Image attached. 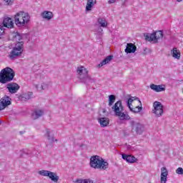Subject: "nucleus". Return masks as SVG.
Segmentation results:
<instances>
[{"instance_id": "obj_34", "label": "nucleus", "mask_w": 183, "mask_h": 183, "mask_svg": "<svg viewBox=\"0 0 183 183\" xmlns=\"http://www.w3.org/2000/svg\"><path fill=\"white\" fill-rule=\"evenodd\" d=\"M6 5H12L14 4V0H4Z\"/></svg>"}, {"instance_id": "obj_25", "label": "nucleus", "mask_w": 183, "mask_h": 183, "mask_svg": "<svg viewBox=\"0 0 183 183\" xmlns=\"http://www.w3.org/2000/svg\"><path fill=\"white\" fill-rule=\"evenodd\" d=\"M135 132L137 133L138 135H142L144 134V132H145V125H144L141 122H139L137 129H136Z\"/></svg>"}, {"instance_id": "obj_15", "label": "nucleus", "mask_w": 183, "mask_h": 183, "mask_svg": "<svg viewBox=\"0 0 183 183\" xmlns=\"http://www.w3.org/2000/svg\"><path fill=\"white\" fill-rule=\"evenodd\" d=\"M170 56L173 59H177V61H179L181 59V50L177 47H174L170 50Z\"/></svg>"}, {"instance_id": "obj_26", "label": "nucleus", "mask_w": 183, "mask_h": 183, "mask_svg": "<svg viewBox=\"0 0 183 183\" xmlns=\"http://www.w3.org/2000/svg\"><path fill=\"white\" fill-rule=\"evenodd\" d=\"M114 58L113 56H108L106 57L100 64H99V68H102V66H104V65H107V64H109L112 61V59Z\"/></svg>"}, {"instance_id": "obj_20", "label": "nucleus", "mask_w": 183, "mask_h": 183, "mask_svg": "<svg viewBox=\"0 0 183 183\" xmlns=\"http://www.w3.org/2000/svg\"><path fill=\"white\" fill-rule=\"evenodd\" d=\"M139 124V122L135 120H130L129 122V126H128L129 131H130V132H136Z\"/></svg>"}, {"instance_id": "obj_31", "label": "nucleus", "mask_w": 183, "mask_h": 183, "mask_svg": "<svg viewBox=\"0 0 183 183\" xmlns=\"http://www.w3.org/2000/svg\"><path fill=\"white\" fill-rule=\"evenodd\" d=\"M51 88V82H43L41 85V89L43 90L49 89Z\"/></svg>"}, {"instance_id": "obj_33", "label": "nucleus", "mask_w": 183, "mask_h": 183, "mask_svg": "<svg viewBox=\"0 0 183 183\" xmlns=\"http://www.w3.org/2000/svg\"><path fill=\"white\" fill-rule=\"evenodd\" d=\"M31 97H32V92H29L26 94L24 95V98H25L26 99H29Z\"/></svg>"}, {"instance_id": "obj_9", "label": "nucleus", "mask_w": 183, "mask_h": 183, "mask_svg": "<svg viewBox=\"0 0 183 183\" xmlns=\"http://www.w3.org/2000/svg\"><path fill=\"white\" fill-rule=\"evenodd\" d=\"M98 122L102 128L109 125V118L107 117V110L105 109L99 110Z\"/></svg>"}, {"instance_id": "obj_7", "label": "nucleus", "mask_w": 183, "mask_h": 183, "mask_svg": "<svg viewBox=\"0 0 183 183\" xmlns=\"http://www.w3.org/2000/svg\"><path fill=\"white\" fill-rule=\"evenodd\" d=\"M134 101H137L140 105L142 104L141 100H139V99L135 97H132L126 100V105L129 107V109L131 111V112L138 114V112H141V111H142V107H135L132 105V104H134Z\"/></svg>"}, {"instance_id": "obj_19", "label": "nucleus", "mask_w": 183, "mask_h": 183, "mask_svg": "<svg viewBox=\"0 0 183 183\" xmlns=\"http://www.w3.org/2000/svg\"><path fill=\"white\" fill-rule=\"evenodd\" d=\"M150 89H152V91H154V92H163L164 91H165V85H157L154 84H150Z\"/></svg>"}, {"instance_id": "obj_22", "label": "nucleus", "mask_w": 183, "mask_h": 183, "mask_svg": "<svg viewBox=\"0 0 183 183\" xmlns=\"http://www.w3.org/2000/svg\"><path fill=\"white\" fill-rule=\"evenodd\" d=\"M3 24L5 28L12 29L14 28V20L11 17H6L3 21Z\"/></svg>"}, {"instance_id": "obj_6", "label": "nucleus", "mask_w": 183, "mask_h": 183, "mask_svg": "<svg viewBox=\"0 0 183 183\" xmlns=\"http://www.w3.org/2000/svg\"><path fill=\"white\" fill-rule=\"evenodd\" d=\"M24 52V41H19L16 44L12 50L9 53L8 57L11 61L16 59L19 56L22 55Z\"/></svg>"}, {"instance_id": "obj_37", "label": "nucleus", "mask_w": 183, "mask_h": 183, "mask_svg": "<svg viewBox=\"0 0 183 183\" xmlns=\"http://www.w3.org/2000/svg\"><path fill=\"white\" fill-rule=\"evenodd\" d=\"M108 4H117L118 2V0H108Z\"/></svg>"}, {"instance_id": "obj_13", "label": "nucleus", "mask_w": 183, "mask_h": 183, "mask_svg": "<svg viewBox=\"0 0 183 183\" xmlns=\"http://www.w3.org/2000/svg\"><path fill=\"white\" fill-rule=\"evenodd\" d=\"M44 137L46 139L49 144H54V142H58L57 139H55L54 137V134H52V131L49 129H46L44 132Z\"/></svg>"}, {"instance_id": "obj_10", "label": "nucleus", "mask_w": 183, "mask_h": 183, "mask_svg": "<svg viewBox=\"0 0 183 183\" xmlns=\"http://www.w3.org/2000/svg\"><path fill=\"white\" fill-rule=\"evenodd\" d=\"M164 37V33L162 31H157L153 34H148L146 35L147 41L149 42H154V44H157L159 39H162Z\"/></svg>"}, {"instance_id": "obj_11", "label": "nucleus", "mask_w": 183, "mask_h": 183, "mask_svg": "<svg viewBox=\"0 0 183 183\" xmlns=\"http://www.w3.org/2000/svg\"><path fill=\"white\" fill-rule=\"evenodd\" d=\"M39 175L41 177H48L53 182H58L59 181V176L56 173L49 170H41L39 172Z\"/></svg>"}, {"instance_id": "obj_12", "label": "nucleus", "mask_w": 183, "mask_h": 183, "mask_svg": "<svg viewBox=\"0 0 183 183\" xmlns=\"http://www.w3.org/2000/svg\"><path fill=\"white\" fill-rule=\"evenodd\" d=\"M12 99L8 96H4L0 99V111H4L5 108H8L11 102Z\"/></svg>"}, {"instance_id": "obj_18", "label": "nucleus", "mask_w": 183, "mask_h": 183, "mask_svg": "<svg viewBox=\"0 0 183 183\" xmlns=\"http://www.w3.org/2000/svg\"><path fill=\"white\" fill-rule=\"evenodd\" d=\"M137 51V46L132 43H129L126 46V49H124V52L126 54H135Z\"/></svg>"}, {"instance_id": "obj_5", "label": "nucleus", "mask_w": 183, "mask_h": 183, "mask_svg": "<svg viewBox=\"0 0 183 183\" xmlns=\"http://www.w3.org/2000/svg\"><path fill=\"white\" fill-rule=\"evenodd\" d=\"M108 162H106L99 156H93L90 159V166L92 168H94V169L105 170L108 168Z\"/></svg>"}, {"instance_id": "obj_28", "label": "nucleus", "mask_w": 183, "mask_h": 183, "mask_svg": "<svg viewBox=\"0 0 183 183\" xmlns=\"http://www.w3.org/2000/svg\"><path fill=\"white\" fill-rule=\"evenodd\" d=\"M24 35H21L19 33L13 34V39L18 42V41H22L24 39Z\"/></svg>"}, {"instance_id": "obj_4", "label": "nucleus", "mask_w": 183, "mask_h": 183, "mask_svg": "<svg viewBox=\"0 0 183 183\" xmlns=\"http://www.w3.org/2000/svg\"><path fill=\"white\" fill-rule=\"evenodd\" d=\"M76 73L80 82H83L84 84L94 82V79L89 76L88 69L85 68V66H78L76 69Z\"/></svg>"}, {"instance_id": "obj_23", "label": "nucleus", "mask_w": 183, "mask_h": 183, "mask_svg": "<svg viewBox=\"0 0 183 183\" xmlns=\"http://www.w3.org/2000/svg\"><path fill=\"white\" fill-rule=\"evenodd\" d=\"M44 115V110L41 109H35L32 114H31V118L32 119H38L39 118H41Z\"/></svg>"}, {"instance_id": "obj_2", "label": "nucleus", "mask_w": 183, "mask_h": 183, "mask_svg": "<svg viewBox=\"0 0 183 183\" xmlns=\"http://www.w3.org/2000/svg\"><path fill=\"white\" fill-rule=\"evenodd\" d=\"M113 112H114L115 117H117L120 121H129L131 117L128 114L122 105V102L119 100L112 107Z\"/></svg>"}, {"instance_id": "obj_29", "label": "nucleus", "mask_w": 183, "mask_h": 183, "mask_svg": "<svg viewBox=\"0 0 183 183\" xmlns=\"http://www.w3.org/2000/svg\"><path fill=\"white\" fill-rule=\"evenodd\" d=\"M74 183H94V181L90 179H77L74 181Z\"/></svg>"}, {"instance_id": "obj_24", "label": "nucleus", "mask_w": 183, "mask_h": 183, "mask_svg": "<svg viewBox=\"0 0 183 183\" xmlns=\"http://www.w3.org/2000/svg\"><path fill=\"white\" fill-rule=\"evenodd\" d=\"M95 5H97V0H86V12H91Z\"/></svg>"}, {"instance_id": "obj_21", "label": "nucleus", "mask_w": 183, "mask_h": 183, "mask_svg": "<svg viewBox=\"0 0 183 183\" xmlns=\"http://www.w3.org/2000/svg\"><path fill=\"white\" fill-rule=\"evenodd\" d=\"M122 157L124 161L129 162V164H134L138 161V159H137V158L132 155L122 154Z\"/></svg>"}, {"instance_id": "obj_1", "label": "nucleus", "mask_w": 183, "mask_h": 183, "mask_svg": "<svg viewBox=\"0 0 183 183\" xmlns=\"http://www.w3.org/2000/svg\"><path fill=\"white\" fill-rule=\"evenodd\" d=\"M13 19L17 28H26L31 23V16L29 14L22 11L16 12L14 15Z\"/></svg>"}, {"instance_id": "obj_14", "label": "nucleus", "mask_w": 183, "mask_h": 183, "mask_svg": "<svg viewBox=\"0 0 183 183\" xmlns=\"http://www.w3.org/2000/svg\"><path fill=\"white\" fill-rule=\"evenodd\" d=\"M6 88L8 89L9 94H16L18 91H19V84L15 83V82H11V83H8L6 85Z\"/></svg>"}, {"instance_id": "obj_35", "label": "nucleus", "mask_w": 183, "mask_h": 183, "mask_svg": "<svg viewBox=\"0 0 183 183\" xmlns=\"http://www.w3.org/2000/svg\"><path fill=\"white\" fill-rule=\"evenodd\" d=\"M4 32H5V29H4V26L0 25V36L4 35Z\"/></svg>"}, {"instance_id": "obj_27", "label": "nucleus", "mask_w": 183, "mask_h": 183, "mask_svg": "<svg viewBox=\"0 0 183 183\" xmlns=\"http://www.w3.org/2000/svg\"><path fill=\"white\" fill-rule=\"evenodd\" d=\"M98 24L102 28H107L108 26V21L104 18H99L98 19Z\"/></svg>"}, {"instance_id": "obj_38", "label": "nucleus", "mask_w": 183, "mask_h": 183, "mask_svg": "<svg viewBox=\"0 0 183 183\" xmlns=\"http://www.w3.org/2000/svg\"><path fill=\"white\" fill-rule=\"evenodd\" d=\"M147 49H144V51H147Z\"/></svg>"}, {"instance_id": "obj_30", "label": "nucleus", "mask_w": 183, "mask_h": 183, "mask_svg": "<svg viewBox=\"0 0 183 183\" xmlns=\"http://www.w3.org/2000/svg\"><path fill=\"white\" fill-rule=\"evenodd\" d=\"M115 95L111 94L109 96V107H112L114 105V102H115Z\"/></svg>"}, {"instance_id": "obj_16", "label": "nucleus", "mask_w": 183, "mask_h": 183, "mask_svg": "<svg viewBox=\"0 0 183 183\" xmlns=\"http://www.w3.org/2000/svg\"><path fill=\"white\" fill-rule=\"evenodd\" d=\"M160 183H167L168 181V169H167V167H163L160 169Z\"/></svg>"}, {"instance_id": "obj_39", "label": "nucleus", "mask_w": 183, "mask_h": 183, "mask_svg": "<svg viewBox=\"0 0 183 183\" xmlns=\"http://www.w3.org/2000/svg\"><path fill=\"white\" fill-rule=\"evenodd\" d=\"M0 125H1V121H0Z\"/></svg>"}, {"instance_id": "obj_8", "label": "nucleus", "mask_w": 183, "mask_h": 183, "mask_svg": "<svg viewBox=\"0 0 183 183\" xmlns=\"http://www.w3.org/2000/svg\"><path fill=\"white\" fill-rule=\"evenodd\" d=\"M152 114H153L156 118H161V117L164 115V105H162V103L157 101L154 102L153 103Z\"/></svg>"}, {"instance_id": "obj_17", "label": "nucleus", "mask_w": 183, "mask_h": 183, "mask_svg": "<svg viewBox=\"0 0 183 183\" xmlns=\"http://www.w3.org/2000/svg\"><path fill=\"white\" fill-rule=\"evenodd\" d=\"M41 16L44 21H51L54 19V13L50 11H44L41 12Z\"/></svg>"}, {"instance_id": "obj_32", "label": "nucleus", "mask_w": 183, "mask_h": 183, "mask_svg": "<svg viewBox=\"0 0 183 183\" xmlns=\"http://www.w3.org/2000/svg\"><path fill=\"white\" fill-rule=\"evenodd\" d=\"M176 174H178V175H183V169H182V167H178L176 169Z\"/></svg>"}, {"instance_id": "obj_3", "label": "nucleus", "mask_w": 183, "mask_h": 183, "mask_svg": "<svg viewBox=\"0 0 183 183\" xmlns=\"http://www.w3.org/2000/svg\"><path fill=\"white\" fill-rule=\"evenodd\" d=\"M15 78V71L11 67H5L2 69L0 71V83L1 84H8L11 81H14Z\"/></svg>"}, {"instance_id": "obj_36", "label": "nucleus", "mask_w": 183, "mask_h": 183, "mask_svg": "<svg viewBox=\"0 0 183 183\" xmlns=\"http://www.w3.org/2000/svg\"><path fill=\"white\" fill-rule=\"evenodd\" d=\"M104 31V30L102 29V28L99 27V28L98 29V30L96 31V32H97V35H102V31Z\"/></svg>"}]
</instances>
